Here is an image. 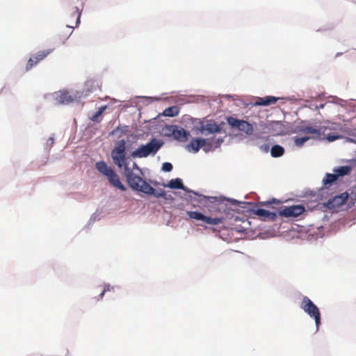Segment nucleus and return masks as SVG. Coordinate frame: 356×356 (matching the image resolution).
<instances>
[{"instance_id":"nucleus-1","label":"nucleus","mask_w":356,"mask_h":356,"mask_svg":"<svg viewBox=\"0 0 356 356\" xmlns=\"http://www.w3.org/2000/svg\"><path fill=\"white\" fill-rule=\"evenodd\" d=\"M111 156L113 163L119 168H124V175L129 186L135 191L152 195L156 197H163L168 200L165 191H159L146 182L142 177L136 175L129 167V157L127 156L126 141L124 139L118 140L111 150Z\"/></svg>"},{"instance_id":"nucleus-2","label":"nucleus","mask_w":356,"mask_h":356,"mask_svg":"<svg viewBox=\"0 0 356 356\" xmlns=\"http://www.w3.org/2000/svg\"><path fill=\"white\" fill-rule=\"evenodd\" d=\"M96 169L99 173L106 177L110 184L122 191H126V187L121 182L119 175L115 170L104 161H100L95 164Z\"/></svg>"},{"instance_id":"nucleus-3","label":"nucleus","mask_w":356,"mask_h":356,"mask_svg":"<svg viewBox=\"0 0 356 356\" xmlns=\"http://www.w3.org/2000/svg\"><path fill=\"white\" fill-rule=\"evenodd\" d=\"M222 142V139L215 138H196L193 139L190 143H188L186 148L188 152H193L194 153L197 152L201 147L205 152L209 151L212 147H218Z\"/></svg>"},{"instance_id":"nucleus-4","label":"nucleus","mask_w":356,"mask_h":356,"mask_svg":"<svg viewBox=\"0 0 356 356\" xmlns=\"http://www.w3.org/2000/svg\"><path fill=\"white\" fill-rule=\"evenodd\" d=\"M163 142L156 138H152L145 145L139 146L131 154L133 158H145L149 155H155L163 145Z\"/></svg>"},{"instance_id":"nucleus-5","label":"nucleus","mask_w":356,"mask_h":356,"mask_svg":"<svg viewBox=\"0 0 356 356\" xmlns=\"http://www.w3.org/2000/svg\"><path fill=\"white\" fill-rule=\"evenodd\" d=\"M300 308L314 319L318 329L321 324V313L318 307L307 296H304L300 303Z\"/></svg>"},{"instance_id":"nucleus-6","label":"nucleus","mask_w":356,"mask_h":356,"mask_svg":"<svg viewBox=\"0 0 356 356\" xmlns=\"http://www.w3.org/2000/svg\"><path fill=\"white\" fill-rule=\"evenodd\" d=\"M193 130L197 134L207 136L211 134L220 132L221 128L213 120H204L200 121L198 124L193 127Z\"/></svg>"},{"instance_id":"nucleus-7","label":"nucleus","mask_w":356,"mask_h":356,"mask_svg":"<svg viewBox=\"0 0 356 356\" xmlns=\"http://www.w3.org/2000/svg\"><path fill=\"white\" fill-rule=\"evenodd\" d=\"M187 215L191 219L201 220L208 225H216L222 222V219L221 218L209 217L197 211H187Z\"/></svg>"},{"instance_id":"nucleus-8","label":"nucleus","mask_w":356,"mask_h":356,"mask_svg":"<svg viewBox=\"0 0 356 356\" xmlns=\"http://www.w3.org/2000/svg\"><path fill=\"white\" fill-rule=\"evenodd\" d=\"M305 211L302 205H293L291 207H284L279 211V215L286 218H296L303 213Z\"/></svg>"},{"instance_id":"nucleus-9","label":"nucleus","mask_w":356,"mask_h":356,"mask_svg":"<svg viewBox=\"0 0 356 356\" xmlns=\"http://www.w3.org/2000/svg\"><path fill=\"white\" fill-rule=\"evenodd\" d=\"M228 122L232 127L238 128L240 131L245 132L248 135L252 134L254 131L253 126L245 120L231 118Z\"/></svg>"},{"instance_id":"nucleus-10","label":"nucleus","mask_w":356,"mask_h":356,"mask_svg":"<svg viewBox=\"0 0 356 356\" xmlns=\"http://www.w3.org/2000/svg\"><path fill=\"white\" fill-rule=\"evenodd\" d=\"M348 198V193L347 192L343 193L339 195L334 196L333 198L330 199L326 206L330 209H334L343 205Z\"/></svg>"},{"instance_id":"nucleus-11","label":"nucleus","mask_w":356,"mask_h":356,"mask_svg":"<svg viewBox=\"0 0 356 356\" xmlns=\"http://www.w3.org/2000/svg\"><path fill=\"white\" fill-rule=\"evenodd\" d=\"M172 135L173 138L179 141L185 142L188 139V136H189V133L187 132L182 127H177L174 129Z\"/></svg>"},{"instance_id":"nucleus-12","label":"nucleus","mask_w":356,"mask_h":356,"mask_svg":"<svg viewBox=\"0 0 356 356\" xmlns=\"http://www.w3.org/2000/svg\"><path fill=\"white\" fill-rule=\"evenodd\" d=\"M278 98L272 96H266L265 97H259L255 102V105L257 106H268L275 104Z\"/></svg>"},{"instance_id":"nucleus-13","label":"nucleus","mask_w":356,"mask_h":356,"mask_svg":"<svg viewBox=\"0 0 356 356\" xmlns=\"http://www.w3.org/2000/svg\"><path fill=\"white\" fill-rule=\"evenodd\" d=\"M254 213L264 218V219L275 220L276 218V213L270 212L264 209H257L254 211Z\"/></svg>"},{"instance_id":"nucleus-14","label":"nucleus","mask_w":356,"mask_h":356,"mask_svg":"<svg viewBox=\"0 0 356 356\" xmlns=\"http://www.w3.org/2000/svg\"><path fill=\"white\" fill-rule=\"evenodd\" d=\"M165 186L170 188L182 189L186 191L182 181L179 178L171 179Z\"/></svg>"},{"instance_id":"nucleus-15","label":"nucleus","mask_w":356,"mask_h":356,"mask_svg":"<svg viewBox=\"0 0 356 356\" xmlns=\"http://www.w3.org/2000/svg\"><path fill=\"white\" fill-rule=\"evenodd\" d=\"M335 175H337V178L339 177H342L344 175H349L351 171V168L350 166L344 165L340 166L333 170Z\"/></svg>"},{"instance_id":"nucleus-16","label":"nucleus","mask_w":356,"mask_h":356,"mask_svg":"<svg viewBox=\"0 0 356 356\" xmlns=\"http://www.w3.org/2000/svg\"><path fill=\"white\" fill-rule=\"evenodd\" d=\"M284 153V149L279 145H275L272 147L270 154L273 157H280Z\"/></svg>"},{"instance_id":"nucleus-17","label":"nucleus","mask_w":356,"mask_h":356,"mask_svg":"<svg viewBox=\"0 0 356 356\" xmlns=\"http://www.w3.org/2000/svg\"><path fill=\"white\" fill-rule=\"evenodd\" d=\"M179 113V108L177 106H170L167 108H165L163 112V115L168 117H175Z\"/></svg>"},{"instance_id":"nucleus-18","label":"nucleus","mask_w":356,"mask_h":356,"mask_svg":"<svg viewBox=\"0 0 356 356\" xmlns=\"http://www.w3.org/2000/svg\"><path fill=\"white\" fill-rule=\"evenodd\" d=\"M337 179V175L335 174L327 173L323 179V184L325 186H330Z\"/></svg>"},{"instance_id":"nucleus-19","label":"nucleus","mask_w":356,"mask_h":356,"mask_svg":"<svg viewBox=\"0 0 356 356\" xmlns=\"http://www.w3.org/2000/svg\"><path fill=\"white\" fill-rule=\"evenodd\" d=\"M51 51L52 49L39 51L35 55H33V57L35 58V60H38L39 63L44 58H46Z\"/></svg>"},{"instance_id":"nucleus-20","label":"nucleus","mask_w":356,"mask_h":356,"mask_svg":"<svg viewBox=\"0 0 356 356\" xmlns=\"http://www.w3.org/2000/svg\"><path fill=\"white\" fill-rule=\"evenodd\" d=\"M300 131L305 134H313L316 136L320 134V130L313 127H305L301 128Z\"/></svg>"},{"instance_id":"nucleus-21","label":"nucleus","mask_w":356,"mask_h":356,"mask_svg":"<svg viewBox=\"0 0 356 356\" xmlns=\"http://www.w3.org/2000/svg\"><path fill=\"white\" fill-rule=\"evenodd\" d=\"M198 201L200 203H202V204H204V205H205L208 202H209L211 203H214L215 202L217 201V200H216V197H207L204 195H200Z\"/></svg>"},{"instance_id":"nucleus-22","label":"nucleus","mask_w":356,"mask_h":356,"mask_svg":"<svg viewBox=\"0 0 356 356\" xmlns=\"http://www.w3.org/2000/svg\"><path fill=\"white\" fill-rule=\"evenodd\" d=\"M38 63V60H35V58L33 57H31L26 65V71L30 70L33 67L36 65Z\"/></svg>"},{"instance_id":"nucleus-23","label":"nucleus","mask_w":356,"mask_h":356,"mask_svg":"<svg viewBox=\"0 0 356 356\" xmlns=\"http://www.w3.org/2000/svg\"><path fill=\"white\" fill-rule=\"evenodd\" d=\"M309 138V136L297 137L295 138V143L297 146H302Z\"/></svg>"},{"instance_id":"nucleus-24","label":"nucleus","mask_w":356,"mask_h":356,"mask_svg":"<svg viewBox=\"0 0 356 356\" xmlns=\"http://www.w3.org/2000/svg\"><path fill=\"white\" fill-rule=\"evenodd\" d=\"M60 102L63 104H67V103L72 102V98L65 93L62 94L60 95Z\"/></svg>"},{"instance_id":"nucleus-25","label":"nucleus","mask_w":356,"mask_h":356,"mask_svg":"<svg viewBox=\"0 0 356 356\" xmlns=\"http://www.w3.org/2000/svg\"><path fill=\"white\" fill-rule=\"evenodd\" d=\"M172 165L170 163L165 162L162 165V170L165 172H170L172 170Z\"/></svg>"},{"instance_id":"nucleus-26","label":"nucleus","mask_w":356,"mask_h":356,"mask_svg":"<svg viewBox=\"0 0 356 356\" xmlns=\"http://www.w3.org/2000/svg\"><path fill=\"white\" fill-rule=\"evenodd\" d=\"M340 136H338V135H332V134H329L327 135V139L330 141V142H332V141H334L335 140L339 138Z\"/></svg>"},{"instance_id":"nucleus-27","label":"nucleus","mask_w":356,"mask_h":356,"mask_svg":"<svg viewBox=\"0 0 356 356\" xmlns=\"http://www.w3.org/2000/svg\"><path fill=\"white\" fill-rule=\"evenodd\" d=\"M260 149L264 152H268L269 149L268 144H264L260 146Z\"/></svg>"},{"instance_id":"nucleus-28","label":"nucleus","mask_w":356,"mask_h":356,"mask_svg":"<svg viewBox=\"0 0 356 356\" xmlns=\"http://www.w3.org/2000/svg\"><path fill=\"white\" fill-rule=\"evenodd\" d=\"M101 115L98 113V111H97L92 117V121H97L98 120V118Z\"/></svg>"},{"instance_id":"nucleus-29","label":"nucleus","mask_w":356,"mask_h":356,"mask_svg":"<svg viewBox=\"0 0 356 356\" xmlns=\"http://www.w3.org/2000/svg\"><path fill=\"white\" fill-rule=\"evenodd\" d=\"M69 352L67 350H62L59 354V355L56 356H67L68 355Z\"/></svg>"},{"instance_id":"nucleus-30","label":"nucleus","mask_w":356,"mask_h":356,"mask_svg":"<svg viewBox=\"0 0 356 356\" xmlns=\"http://www.w3.org/2000/svg\"><path fill=\"white\" fill-rule=\"evenodd\" d=\"M107 289L105 287L102 291L101 293H99V298H97V300H99V299H102L104 295V293L106 291Z\"/></svg>"},{"instance_id":"nucleus-31","label":"nucleus","mask_w":356,"mask_h":356,"mask_svg":"<svg viewBox=\"0 0 356 356\" xmlns=\"http://www.w3.org/2000/svg\"><path fill=\"white\" fill-rule=\"evenodd\" d=\"M106 108V106H101V107L99 108V110H98V113H99L100 115H102V114L104 113V111H105Z\"/></svg>"},{"instance_id":"nucleus-32","label":"nucleus","mask_w":356,"mask_h":356,"mask_svg":"<svg viewBox=\"0 0 356 356\" xmlns=\"http://www.w3.org/2000/svg\"><path fill=\"white\" fill-rule=\"evenodd\" d=\"M106 108V106H101V107L99 108V110H98V113H99L100 115H102V114L104 113V111H105Z\"/></svg>"},{"instance_id":"nucleus-33","label":"nucleus","mask_w":356,"mask_h":356,"mask_svg":"<svg viewBox=\"0 0 356 356\" xmlns=\"http://www.w3.org/2000/svg\"><path fill=\"white\" fill-rule=\"evenodd\" d=\"M80 15H81V14L79 13L78 17H77V19H76V26H78L79 24L80 23Z\"/></svg>"},{"instance_id":"nucleus-34","label":"nucleus","mask_w":356,"mask_h":356,"mask_svg":"<svg viewBox=\"0 0 356 356\" xmlns=\"http://www.w3.org/2000/svg\"><path fill=\"white\" fill-rule=\"evenodd\" d=\"M134 168H136V169H138L140 171L141 170L140 168L138 166V165L136 163H134Z\"/></svg>"}]
</instances>
